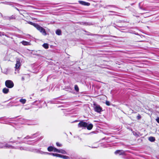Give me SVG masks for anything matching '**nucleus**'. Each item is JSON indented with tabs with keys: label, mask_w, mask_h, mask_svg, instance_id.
<instances>
[{
	"label": "nucleus",
	"mask_w": 159,
	"mask_h": 159,
	"mask_svg": "<svg viewBox=\"0 0 159 159\" xmlns=\"http://www.w3.org/2000/svg\"><path fill=\"white\" fill-rule=\"evenodd\" d=\"M35 28L39 30L43 35H46L47 33L45 30L39 25H35Z\"/></svg>",
	"instance_id": "obj_1"
},
{
	"label": "nucleus",
	"mask_w": 159,
	"mask_h": 159,
	"mask_svg": "<svg viewBox=\"0 0 159 159\" xmlns=\"http://www.w3.org/2000/svg\"><path fill=\"white\" fill-rule=\"evenodd\" d=\"M6 86L9 88H11L14 86V83L11 80H7L6 81L5 83Z\"/></svg>",
	"instance_id": "obj_2"
},
{
	"label": "nucleus",
	"mask_w": 159,
	"mask_h": 159,
	"mask_svg": "<svg viewBox=\"0 0 159 159\" xmlns=\"http://www.w3.org/2000/svg\"><path fill=\"white\" fill-rule=\"evenodd\" d=\"M93 108L94 111L100 113L102 111V108L99 105L95 103L93 104Z\"/></svg>",
	"instance_id": "obj_3"
},
{
	"label": "nucleus",
	"mask_w": 159,
	"mask_h": 159,
	"mask_svg": "<svg viewBox=\"0 0 159 159\" xmlns=\"http://www.w3.org/2000/svg\"><path fill=\"white\" fill-rule=\"evenodd\" d=\"M87 126V123L83 121H81L78 125L79 127H84L85 128Z\"/></svg>",
	"instance_id": "obj_4"
},
{
	"label": "nucleus",
	"mask_w": 159,
	"mask_h": 159,
	"mask_svg": "<svg viewBox=\"0 0 159 159\" xmlns=\"http://www.w3.org/2000/svg\"><path fill=\"white\" fill-rule=\"evenodd\" d=\"M52 155L53 156H55L57 157H60L64 159H68L69 157L66 156L62 155L52 153Z\"/></svg>",
	"instance_id": "obj_5"
},
{
	"label": "nucleus",
	"mask_w": 159,
	"mask_h": 159,
	"mask_svg": "<svg viewBox=\"0 0 159 159\" xmlns=\"http://www.w3.org/2000/svg\"><path fill=\"white\" fill-rule=\"evenodd\" d=\"M20 59L17 58L16 60V63L15 68L16 69H18L20 66Z\"/></svg>",
	"instance_id": "obj_6"
},
{
	"label": "nucleus",
	"mask_w": 159,
	"mask_h": 159,
	"mask_svg": "<svg viewBox=\"0 0 159 159\" xmlns=\"http://www.w3.org/2000/svg\"><path fill=\"white\" fill-rule=\"evenodd\" d=\"M115 153L116 154H119V155H124L125 154V152L122 150H117L115 152Z\"/></svg>",
	"instance_id": "obj_7"
},
{
	"label": "nucleus",
	"mask_w": 159,
	"mask_h": 159,
	"mask_svg": "<svg viewBox=\"0 0 159 159\" xmlns=\"http://www.w3.org/2000/svg\"><path fill=\"white\" fill-rule=\"evenodd\" d=\"M55 149H57L52 146L49 147L48 148V150L49 152L53 151L54 152H56L55 151H57V150Z\"/></svg>",
	"instance_id": "obj_8"
},
{
	"label": "nucleus",
	"mask_w": 159,
	"mask_h": 159,
	"mask_svg": "<svg viewBox=\"0 0 159 159\" xmlns=\"http://www.w3.org/2000/svg\"><path fill=\"white\" fill-rule=\"evenodd\" d=\"M1 148H13V147L8 144L6 143L4 145H3V146L1 147Z\"/></svg>",
	"instance_id": "obj_9"
},
{
	"label": "nucleus",
	"mask_w": 159,
	"mask_h": 159,
	"mask_svg": "<svg viewBox=\"0 0 159 159\" xmlns=\"http://www.w3.org/2000/svg\"><path fill=\"white\" fill-rule=\"evenodd\" d=\"M57 151H55L56 152H57L59 153H62L63 154H66V152L63 149H55Z\"/></svg>",
	"instance_id": "obj_10"
},
{
	"label": "nucleus",
	"mask_w": 159,
	"mask_h": 159,
	"mask_svg": "<svg viewBox=\"0 0 159 159\" xmlns=\"http://www.w3.org/2000/svg\"><path fill=\"white\" fill-rule=\"evenodd\" d=\"M79 2L80 4L88 6L90 5L89 3L83 1H79Z\"/></svg>",
	"instance_id": "obj_11"
},
{
	"label": "nucleus",
	"mask_w": 159,
	"mask_h": 159,
	"mask_svg": "<svg viewBox=\"0 0 159 159\" xmlns=\"http://www.w3.org/2000/svg\"><path fill=\"white\" fill-rule=\"evenodd\" d=\"M86 127L88 129L91 130L93 127V125L92 124H90L89 125L87 124V126Z\"/></svg>",
	"instance_id": "obj_12"
},
{
	"label": "nucleus",
	"mask_w": 159,
	"mask_h": 159,
	"mask_svg": "<svg viewBox=\"0 0 159 159\" xmlns=\"http://www.w3.org/2000/svg\"><path fill=\"white\" fill-rule=\"evenodd\" d=\"M9 89L7 88H5L2 90L3 92L5 94L9 92Z\"/></svg>",
	"instance_id": "obj_13"
},
{
	"label": "nucleus",
	"mask_w": 159,
	"mask_h": 159,
	"mask_svg": "<svg viewBox=\"0 0 159 159\" xmlns=\"http://www.w3.org/2000/svg\"><path fill=\"white\" fill-rule=\"evenodd\" d=\"M21 43L24 45H29V43L25 41H23L21 42Z\"/></svg>",
	"instance_id": "obj_14"
},
{
	"label": "nucleus",
	"mask_w": 159,
	"mask_h": 159,
	"mask_svg": "<svg viewBox=\"0 0 159 159\" xmlns=\"http://www.w3.org/2000/svg\"><path fill=\"white\" fill-rule=\"evenodd\" d=\"M56 33L58 35H60L61 34V31L60 30L58 29L56 31Z\"/></svg>",
	"instance_id": "obj_15"
},
{
	"label": "nucleus",
	"mask_w": 159,
	"mask_h": 159,
	"mask_svg": "<svg viewBox=\"0 0 159 159\" xmlns=\"http://www.w3.org/2000/svg\"><path fill=\"white\" fill-rule=\"evenodd\" d=\"M43 46L45 49H48V44L47 43H44L43 45Z\"/></svg>",
	"instance_id": "obj_16"
},
{
	"label": "nucleus",
	"mask_w": 159,
	"mask_h": 159,
	"mask_svg": "<svg viewBox=\"0 0 159 159\" xmlns=\"http://www.w3.org/2000/svg\"><path fill=\"white\" fill-rule=\"evenodd\" d=\"M149 140L151 142H154L155 140V138L153 137H150L149 138Z\"/></svg>",
	"instance_id": "obj_17"
},
{
	"label": "nucleus",
	"mask_w": 159,
	"mask_h": 159,
	"mask_svg": "<svg viewBox=\"0 0 159 159\" xmlns=\"http://www.w3.org/2000/svg\"><path fill=\"white\" fill-rule=\"evenodd\" d=\"M20 102L22 104H24L25 103L26 100L25 99H21L20 100Z\"/></svg>",
	"instance_id": "obj_18"
},
{
	"label": "nucleus",
	"mask_w": 159,
	"mask_h": 159,
	"mask_svg": "<svg viewBox=\"0 0 159 159\" xmlns=\"http://www.w3.org/2000/svg\"><path fill=\"white\" fill-rule=\"evenodd\" d=\"M75 89L77 92H78L79 91V89L77 85H75Z\"/></svg>",
	"instance_id": "obj_19"
},
{
	"label": "nucleus",
	"mask_w": 159,
	"mask_h": 159,
	"mask_svg": "<svg viewBox=\"0 0 159 159\" xmlns=\"http://www.w3.org/2000/svg\"><path fill=\"white\" fill-rule=\"evenodd\" d=\"M41 154H50V155H52V153H48V152H41Z\"/></svg>",
	"instance_id": "obj_20"
},
{
	"label": "nucleus",
	"mask_w": 159,
	"mask_h": 159,
	"mask_svg": "<svg viewBox=\"0 0 159 159\" xmlns=\"http://www.w3.org/2000/svg\"><path fill=\"white\" fill-rule=\"evenodd\" d=\"M30 24H31V25H33V26H34L35 27V25H38V24H35V23H33L32 22H30Z\"/></svg>",
	"instance_id": "obj_21"
},
{
	"label": "nucleus",
	"mask_w": 159,
	"mask_h": 159,
	"mask_svg": "<svg viewBox=\"0 0 159 159\" xmlns=\"http://www.w3.org/2000/svg\"><path fill=\"white\" fill-rule=\"evenodd\" d=\"M106 105L107 106H109L110 105V102L108 101H106Z\"/></svg>",
	"instance_id": "obj_22"
},
{
	"label": "nucleus",
	"mask_w": 159,
	"mask_h": 159,
	"mask_svg": "<svg viewBox=\"0 0 159 159\" xmlns=\"http://www.w3.org/2000/svg\"><path fill=\"white\" fill-rule=\"evenodd\" d=\"M31 138H32V137H30L29 136H27L26 137H25L24 138V139H31Z\"/></svg>",
	"instance_id": "obj_23"
},
{
	"label": "nucleus",
	"mask_w": 159,
	"mask_h": 159,
	"mask_svg": "<svg viewBox=\"0 0 159 159\" xmlns=\"http://www.w3.org/2000/svg\"><path fill=\"white\" fill-rule=\"evenodd\" d=\"M56 145L57 146L61 147L62 146L61 144L57 142L56 143Z\"/></svg>",
	"instance_id": "obj_24"
},
{
	"label": "nucleus",
	"mask_w": 159,
	"mask_h": 159,
	"mask_svg": "<svg viewBox=\"0 0 159 159\" xmlns=\"http://www.w3.org/2000/svg\"><path fill=\"white\" fill-rule=\"evenodd\" d=\"M4 33L0 32V36H2V35H4Z\"/></svg>",
	"instance_id": "obj_25"
},
{
	"label": "nucleus",
	"mask_w": 159,
	"mask_h": 159,
	"mask_svg": "<svg viewBox=\"0 0 159 159\" xmlns=\"http://www.w3.org/2000/svg\"><path fill=\"white\" fill-rule=\"evenodd\" d=\"M137 119H139L141 118V116L139 114V115L137 116Z\"/></svg>",
	"instance_id": "obj_26"
},
{
	"label": "nucleus",
	"mask_w": 159,
	"mask_h": 159,
	"mask_svg": "<svg viewBox=\"0 0 159 159\" xmlns=\"http://www.w3.org/2000/svg\"><path fill=\"white\" fill-rule=\"evenodd\" d=\"M156 120L159 123V117H158L156 119Z\"/></svg>",
	"instance_id": "obj_27"
},
{
	"label": "nucleus",
	"mask_w": 159,
	"mask_h": 159,
	"mask_svg": "<svg viewBox=\"0 0 159 159\" xmlns=\"http://www.w3.org/2000/svg\"><path fill=\"white\" fill-rule=\"evenodd\" d=\"M79 159V157H73V158H72V159Z\"/></svg>",
	"instance_id": "obj_28"
},
{
	"label": "nucleus",
	"mask_w": 159,
	"mask_h": 159,
	"mask_svg": "<svg viewBox=\"0 0 159 159\" xmlns=\"http://www.w3.org/2000/svg\"><path fill=\"white\" fill-rule=\"evenodd\" d=\"M21 80L22 81H24L25 80L24 78V77H22L21 78Z\"/></svg>",
	"instance_id": "obj_29"
},
{
	"label": "nucleus",
	"mask_w": 159,
	"mask_h": 159,
	"mask_svg": "<svg viewBox=\"0 0 159 159\" xmlns=\"http://www.w3.org/2000/svg\"><path fill=\"white\" fill-rule=\"evenodd\" d=\"M20 150H24V148H23L22 147H20Z\"/></svg>",
	"instance_id": "obj_30"
},
{
	"label": "nucleus",
	"mask_w": 159,
	"mask_h": 159,
	"mask_svg": "<svg viewBox=\"0 0 159 159\" xmlns=\"http://www.w3.org/2000/svg\"><path fill=\"white\" fill-rule=\"evenodd\" d=\"M10 18H14L15 19V18L14 17H13V16H12Z\"/></svg>",
	"instance_id": "obj_31"
},
{
	"label": "nucleus",
	"mask_w": 159,
	"mask_h": 159,
	"mask_svg": "<svg viewBox=\"0 0 159 159\" xmlns=\"http://www.w3.org/2000/svg\"><path fill=\"white\" fill-rule=\"evenodd\" d=\"M16 9H17V10H18V11L19 10H18V8H16Z\"/></svg>",
	"instance_id": "obj_32"
}]
</instances>
